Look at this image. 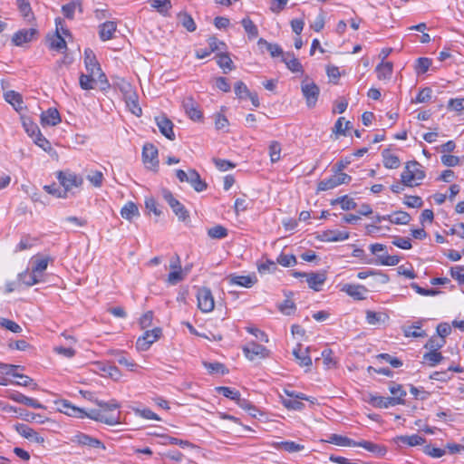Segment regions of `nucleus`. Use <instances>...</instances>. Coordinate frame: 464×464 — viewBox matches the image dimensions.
<instances>
[{"mask_svg": "<svg viewBox=\"0 0 464 464\" xmlns=\"http://www.w3.org/2000/svg\"><path fill=\"white\" fill-rule=\"evenodd\" d=\"M94 403H96L100 409H92L89 411H84V417L110 426L121 422V412L117 411L121 405L116 400L112 399L109 401L95 400Z\"/></svg>", "mask_w": 464, "mask_h": 464, "instance_id": "obj_1", "label": "nucleus"}, {"mask_svg": "<svg viewBox=\"0 0 464 464\" xmlns=\"http://www.w3.org/2000/svg\"><path fill=\"white\" fill-rule=\"evenodd\" d=\"M425 178L421 165L417 161L408 162L401 172V182L406 187H415Z\"/></svg>", "mask_w": 464, "mask_h": 464, "instance_id": "obj_2", "label": "nucleus"}, {"mask_svg": "<svg viewBox=\"0 0 464 464\" xmlns=\"http://www.w3.org/2000/svg\"><path fill=\"white\" fill-rule=\"evenodd\" d=\"M57 179L67 195L73 188H79L83 184V178L81 175L69 170L59 171Z\"/></svg>", "mask_w": 464, "mask_h": 464, "instance_id": "obj_3", "label": "nucleus"}, {"mask_svg": "<svg viewBox=\"0 0 464 464\" xmlns=\"http://www.w3.org/2000/svg\"><path fill=\"white\" fill-rule=\"evenodd\" d=\"M244 355L249 360V361H256V360H261L266 359L269 357L270 352L268 349H266L265 346L256 343L255 342H251L245 345L243 348Z\"/></svg>", "mask_w": 464, "mask_h": 464, "instance_id": "obj_4", "label": "nucleus"}, {"mask_svg": "<svg viewBox=\"0 0 464 464\" xmlns=\"http://www.w3.org/2000/svg\"><path fill=\"white\" fill-rule=\"evenodd\" d=\"M84 63L87 72L99 74V81L101 82H107L106 76L102 72L96 56L91 49H85L84 51Z\"/></svg>", "mask_w": 464, "mask_h": 464, "instance_id": "obj_5", "label": "nucleus"}, {"mask_svg": "<svg viewBox=\"0 0 464 464\" xmlns=\"http://www.w3.org/2000/svg\"><path fill=\"white\" fill-rule=\"evenodd\" d=\"M162 196L179 220L185 221L189 218L188 212L184 205L175 198L169 190L164 189Z\"/></svg>", "mask_w": 464, "mask_h": 464, "instance_id": "obj_6", "label": "nucleus"}, {"mask_svg": "<svg viewBox=\"0 0 464 464\" xmlns=\"http://www.w3.org/2000/svg\"><path fill=\"white\" fill-rule=\"evenodd\" d=\"M198 307L203 313H209L215 307L214 297L211 290L208 287H201L198 289L197 293Z\"/></svg>", "mask_w": 464, "mask_h": 464, "instance_id": "obj_7", "label": "nucleus"}, {"mask_svg": "<svg viewBox=\"0 0 464 464\" xmlns=\"http://www.w3.org/2000/svg\"><path fill=\"white\" fill-rule=\"evenodd\" d=\"M142 160L147 169L157 170L159 167L158 149L151 143H146L142 150Z\"/></svg>", "mask_w": 464, "mask_h": 464, "instance_id": "obj_8", "label": "nucleus"}, {"mask_svg": "<svg viewBox=\"0 0 464 464\" xmlns=\"http://www.w3.org/2000/svg\"><path fill=\"white\" fill-rule=\"evenodd\" d=\"M386 246L382 244H372L370 246V250L373 255H376L380 264L382 266H396L400 262V257L397 256H390L386 253L379 254L383 252Z\"/></svg>", "mask_w": 464, "mask_h": 464, "instance_id": "obj_9", "label": "nucleus"}, {"mask_svg": "<svg viewBox=\"0 0 464 464\" xmlns=\"http://www.w3.org/2000/svg\"><path fill=\"white\" fill-rule=\"evenodd\" d=\"M161 335V329L157 327L150 331H146L142 336L136 342V347L140 351H147L150 345L155 343Z\"/></svg>", "mask_w": 464, "mask_h": 464, "instance_id": "obj_10", "label": "nucleus"}, {"mask_svg": "<svg viewBox=\"0 0 464 464\" xmlns=\"http://www.w3.org/2000/svg\"><path fill=\"white\" fill-rule=\"evenodd\" d=\"M71 440H72V442L76 443L81 446H87L89 448L100 449L102 450H104L106 449V447L102 441H101L100 440H98L94 437H92L88 434L82 433V432H78L77 434H75L71 439Z\"/></svg>", "mask_w": 464, "mask_h": 464, "instance_id": "obj_11", "label": "nucleus"}, {"mask_svg": "<svg viewBox=\"0 0 464 464\" xmlns=\"http://www.w3.org/2000/svg\"><path fill=\"white\" fill-rule=\"evenodd\" d=\"M319 88L314 82H303L302 92L306 100V104L308 107L311 108L315 105L319 96Z\"/></svg>", "mask_w": 464, "mask_h": 464, "instance_id": "obj_12", "label": "nucleus"}, {"mask_svg": "<svg viewBox=\"0 0 464 464\" xmlns=\"http://www.w3.org/2000/svg\"><path fill=\"white\" fill-rule=\"evenodd\" d=\"M182 106L185 110L186 114L192 121H200L203 117L202 111L199 110L198 102L191 97L184 98Z\"/></svg>", "mask_w": 464, "mask_h": 464, "instance_id": "obj_13", "label": "nucleus"}, {"mask_svg": "<svg viewBox=\"0 0 464 464\" xmlns=\"http://www.w3.org/2000/svg\"><path fill=\"white\" fill-rule=\"evenodd\" d=\"M38 35L36 28L22 29L17 31L12 37V42L16 46L31 42Z\"/></svg>", "mask_w": 464, "mask_h": 464, "instance_id": "obj_14", "label": "nucleus"}, {"mask_svg": "<svg viewBox=\"0 0 464 464\" xmlns=\"http://www.w3.org/2000/svg\"><path fill=\"white\" fill-rule=\"evenodd\" d=\"M7 397L15 402L22 403L34 409H45V406L40 403L37 400L27 397L19 392H8Z\"/></svg>", "mask_w": 464, "mask_h": 464, "instance_id": "obj_15", "label": "nucleus"}, {"mask_svg": "<svg viewBox=\"0 0 464 464\" xmlns=\"http://www.w3.org/2000/svg\"><path fill=\"white\" fill-rule=\"evenodd\" d=\"M341 290L355 300H363L368 290L362 285L345 284Z\"/></svg>", "mask_w": 464, "mask_h": 464, "instance_id": "obj_16", "label": "nucleus"}, {"mask_svg": "<svg viewBox=\"0 0 464 464\" xmlns=\"http://www.w3.org/2000/svg\"><path fill=\"white\" fill-rule=\"evenodd\" d=\"M155 121L162 135L167 139L173 140L175 139V133L173 131L172 121L164 115L156 117Z\"/></svg>", "mask_w": 464, "mask_h": 464, "instance_id": "obj_17", "label": "nucleus"}, {"mask_svg": "<svg viewBox=\"0 0 464 464\" xmlns=\"http://www.w3.org/2000/svg\"><path fill=\"white\" fill-rule=\"evenodd\" d=\"M124 89L126 103L130 107V111L136 116L141 115V108L138 104L137 95L132 91L130 84H126Z\"/></svg>", "mask_w": 464, "mask_h": 464, "instance_id": "obj_18", "label": "nucleus"}, {"mask_svg": "<svg viewBox=\"0 0 464 464\" xmlns=\"http://www.w3.org/2000/svg\"><path fill=\"white\" fill-rule=\"evenodd\" d=\"M16 431L23 436L24 438L36 442L38 444H43L44 442V438L42 437L38 432H36L34 429L28 427L25 424H19L16 426Z\"/></svg>", "mask_w": 464, "mask_h": 464, "instance_id": "obj_19", "label": "nucleus"}, {"mask_svg": "<svg viewBox=\"0 0 464 464\" xmlns=\"http://www.w3.org/2000/svg\"><path fill=\"white\" fill-rule=\"evenodd\" d=\"M369 402L376 408H388L402 403V400L399 398L371 395Z\"/></svg>", "mask_w": 464, "mask_h": 464, "instance_id": "obj_20", "label": "nucleus"}, {"mask_svg": "<svg viewBox=\"0 0 464 464\" xmlns=\"http://www.w3.org/2000/svg\"><path fill=\"white\" fill-rule=\"evenodd\" d=\"M310 347H306L304 351H302V344L298 343L296 348L293 351V355L296 359L298 364L301 367L310 368L312 365V359L309 355Z\"/></svg>", "mask_w": 464, "mask_h": 464, "instance_id": "obj_21", "label": "nucleus"}, {"mask_svg": "<svg viewBox=\"0 0 464 464\" xmlns=\"http://www.w3.org/2000/svg\"><path fill=\"white\" fill-rule=\"evenodd\" d=\"M326 281V274L325 272H312L307 275L306 282L310 288L314 289V291H320L321 286L325 283Z\"/></svg>", "mask_w": 464, "mask_h": 464, "instance_id": "obj_22", "label": "nucleus"}, {"mask_svg": "<svg viewBox=\"0 0 464 464\" xmlns=\"http://www.w3.org/2000/svg\"><path fill=\"white\" fill-rule=\"evenodd\" d=\"M41 121L43 125L55 126L61 122V116L55 108H50L41 114Z\"/></svg>", "mask_w": 464, "mask_h": 464, "instance_id": "obj_23", "label": "nucleus"}, {"mask_svg": "<svg viewBox=\"0 0 464 464\" xmlns=\"http://www.w3.org/2000/svg\"><path fill=\"white\" fill-rule=\"evenodd\" d=\"M350 237L349 232L340 230H327L321 236V240L326 242H337L348 239Z\"/></svg>", "mask_w": 464, "mask_h": 464, "instance_id": "obj_24", "label": "nucleus"}, {"mask_svg": "<svg viewBox=\"0 0 464 464\" xmlns=\"http://www.w3.org/2000/svg\"><path fill=\"white\" fill-rule=\"evenodd\" d=\"M117 24L113 21H107L100 25L99 35L102 41H108L113 38Z\"/></svg>", "mask_w": 464, "mask_h": 464, "instance_id": "obj_25", "label": "nucleus"}, {"mask_svg": "<svg viewBox=\"0 0 464 464\" xmlns=\"http://www.w3.org/2000/svg\"><path fill=\"white\" fill-rule=\"evenodd\" d=\"M356 447H362L366 450L376 454L379 457L384 456L387 452V449L385 446L376 444L368 440L358 441Z\"/></svg>", "mask_w": 464, "mask_h": 464, "instance_id": "obj_26", "label": "nucleus"}, {"mask_svg": "<svg viewBox=\"0 0 464 464\" xmlns=\"http://www.w3.org/2000/svg\"><path fill=\"white\" fill-rule=\"evenodd\" d=\"M188 183L197 192H202L208 188L206 181L201 179L199 173L194 169H190Z\"/></svg>", "mask_w": 464, "mask_h": 464, "instance_id": "obj_27", "label": "nucleus"}, {"mask_svg": "<svg viewBox=\"0 0 464 464\" xmlns=\"http://www.w3.org/2000/svg\"><path fill=\"white\" fill-rule=\"evenodd\" d=\"M97 81H99V74L82 73L79 78V84L82 90L89 91L94 89Z\"/></svg>", "mask_w": 464, "mask_h": 464, "instance_id": "obj_28", "label": "nucleus"}, {"mask_svg": "<svg viewBox=\"0 0 464 464\" xmlns=\"http://www.w3.org/2000/svg\"><path fill=\"white\" fill-rule=\"evenodd\" d=\"M62 409L61 411L64 414L75 418H84V410L78 408L76 406H73L71 402L68 401H63L61 402Z\"/></svg>", "mask_w": 464, "mask_h": 464, "instance_id": "obj_29", "label": "nucleus"}, {"mask_svg": "<svg viewBox=\"0 0 464 464\" xmlns=\"http://www.w3.org/2000/svg\"><path fill=\"white\" fill-rule=\"evenodd\" d=\"M230 284L246 288L252 287L257 281L256 276H234L229 278Z\"/></svg>", "mask_w": 464, "mask_h": 464, "instance_id": "obj_30", "label": "nucleus"}, {"mask_svg": "<svg viewBox=\"0 0 464 464\" xmlns=\"http://www.w3.org/2000/svg\"><path fill=\"white\" fill-rule=\"evenodd\" d=\"M121 215L124 219L131 221L133 218L140 216L138 206L132 201L127 202L121 208Z\"/></svg>", "mask_w": 464, "mask_h": 464, "instance_id": "obj_31", "label": "nucleus"}, {"mask_svg": "<svg viewBox=\"0 0 464 464\" xmlns=\"http://www.w3.org/2000/svg\"><path fill=\"white\" fill-rule=\"evenodd\" d=\"M282 61L285 63L286 67L293 72H302L303 66L299 60L294 54L286 53L283 55Z\"/></svg>", "mask_w": 464, "mask_h": 464, "instance_id": "obj_32", "label": "nucleus"}, {"mask_svg": "<svg viewBox=\"0 0 464 464\" xmlns=\"http://www.w3.org/2000/svg\"><path fill=\"white\" fill-rule=\"evenodd\" d=\"M393 64L391 62H382L376 66L379 80H388L392 74Z\"/></svg>", "mask_w": 464, "mask_h": 464, "instance_id": "obj_33", "label": "nucleus"}, {"mask_svg": "<svg viewBox=\"0 0 464 464\" xmlns=\"http://www.w3.org/2000/svg\"><path fill=\"white\" fill-rule=\"evenodd\" d=\"M397 443H403L409 446H417V445H422L425 442V439L417 435L413 434L411 436L404 435V436H398L394 440Z\"/></svg>", "mask_w": 464, "mask_h": 464, "instance_id": "obj_34", "label": "nucleus"}, {"mask_svg": "<svg viewBox=\"0 0 464 464\" xmlns=\"http://www.w3.org/2000/svg\"><path fill=\"white\" fill-rule=\"evenodd\" d=\"M76 8H79V11L82 12L81 0H73L69 4L63 5L62 6V13L64 15V17L72 20L74 18V13Z\"/></svg>", "mask_w": 464, "mask_h": 464, "instance_id": "obj_35", "label": "nucleus"}, {"mask_svg": "<svg viewBox=\"0 0 464 464\" xmlns=\"http://www.w3.org/2000/svg\"><path fill=\"white\" fill-rule=\"evenodd\" d=\"M276 449H282L289 453L298 452L304 449V446L295 441H280L273 443Z\"/></svg>", "mask_w": 464, "mask_h": 464, "instance_id": "obj_36", "label": "nucleus"}, {"mask_svg": "<svg viewBox=\"0 0 464 464\" xmlns=\"http://www.w3.org/2000/svg\"><path fill=\"white\" fill-rule=\"evenodd\" d=\"M5 100L10 103L15 111H20L23 109V100L22 96L14 92V91H8L5 93Z\"/></svg>", "mask_w": 464, "mask_h": 464, "instance_id": "obj_37", "label": "nucleus"}, {"mask_svg": "<svg viewBox=\"0 0 464 464\" xmlns=\"http://www.w3.org/2000/svg\"><path fill=\"white\" fill-rule=\"evenodd\" d=\"M388 319V316L382 313H377L372 310L366 311V322L370 325H379L381 324L385 323Z\"/></svg>", "mask_w": 464, "mask_h": 464, "instance_id": "obj_38", "label": "nucleus"}, {"mask_svg": "<svg viewBox=\"0 0 464 464\" xmlns=\"http://www.w3.org/2000/svg\"><path fill=\"white\" fill-rule=\"evenodd\" d=\"M16 4L20 13L27 22L30 23L34 20V15L28 0H16Z\"/></svg>", "mask_w": 464, "mask_h": 464, "instance_id": "obj_39", "label": "nucleus"}, {"mask_svg": "<svg viewBox=\"0 0 464 464\" xmlns=\"http://www.w3.org/2000/svg\"><path fill=\"white\" fill-rule=\"evenodd\" d=\"M382 158H383V165L387 169H397L399 168L401 161L400 159L394 155L392 154L389 150H384L382 151Z\"/></svg>", "mask_w": 464, "mask_h": 464, "instance_id": "obj_40", "label": "nucleus"}, {"mask_svg": "<svg viewBox=\"0 0 464 464\" xmlns=\"http://www.w3.org/2000/svg\"><path fill=\"white\" fill-rule=\"evenodd\" d=\"M259 46H266V50L269 52L272 57H278L285 55L282 48L277 44H271L266 41L263 38H260L257 42Z\"/></svg>", "mask_w": 464, "mask_h": 464, "instance_id": "obj_41", "label": "nucleus"}, {"mask_svg": "<svg viewBox=\"0 0 464 464\" xmlns=\"http://www.w3.org/2000/svg\"><path fill=\"white\" fill-rule=\"evenodd\" d=\"M327 442L334 443L338 446L343 447H356L357 442L341 435L337 434H331L329 436V439L327 440Z\"/></svg>", "mask_w": 464, "mask_h": 464, "instance_id": "obj_42", "label": "nucleus"}, {"mask_svg": "<svg viewBox=\"0 0 464 464\" xmlns=\"http://www.w3.org/2000/svg\"><path fill=\"white\" fill-rule=\"evenodd\" d=\"M86 179L94 187L101 188L104 181L103 173L101 170L91 169L87 172Z\"/></svg>", "mask_w": 464, "mask_h": 464, "instance_id": "obj_43", "label": "nucleus"}, {"mask_svg": "<svg viewBox=\"0 0 464 464\" xmlns=\"http://www.w3.org/2000/svg\"><path fill=\"white\" fill-rule=\"evenodd\" d=\"M403 333L406 337H426L427 334L425 331L421 330V325L420 323H415L412 325L407 326L403 328Z\"/></svg>", "mask_w": 464, "mask_h": 464, "instance_id": "obj_44", "label": "nucleus"}, {"mask_svg": "<svg viewBox=\"0 0 464 464\" xmlns=\"http://www.w3.org/2000/svg\"><path fill=\"white\" fill-rule=\"evenodd\" d=\"M19 279L27 286H32L41 281V276L32 270L19 275Z\"/></svg>", "mask_w": 464, "mask_h": 464, "instance_id": "obj_45", "label": "nucleus"}, {"mask_svg": "<svg viewBox=\"0 0 464 464\" xmlns=\"http://www.w3.org/2000/svg\"><path fill=\"white\" fill-rule=\"evenodd\" d=\"M150 4L151 7L155 8L164 16L169 14V11L171 8L170 0H150Z\"/></svg>", "mask_w": 464, "mask_h": 464, "instance_id": "obj_46", "label": "nucleus"}, {"mask_svg": "<svg viewBox=\"0 0 464 464\" xmlns=\"http://www.w3.org/2000/svg\"><path fill=\"white\" fill-rule=\"evenodd\" d=\"M282 146L277 140H273L268 146V153L272 163H276L281 159Z\"/></svg>", "mask_w": 464, "mask_h": 464, "instance_id": "obj_47", "label": "nucleus"}, {"mask_svg": "<svg viewBox=\"0 0 464 464\" xmlns=\"http://www.w3.org/2000/svg\"><path fill=\"white\" fill-rule=\"evenodd\" d=\"M217 63L218 66L224 70L225 72L226 70L231 71L234 68L233 62L231 58L229 57L228 53H220L217 54Z\"/></svg>", "mask_w": 464, "mask_h": 464, "instance_id": "obj_48", "label": "nucleus"}, {"mask_svg": "<svg viewBox=\"0 0 464 464\" xmlns=\"http://www.w3.org/2000/svg\"><path fill=\"white\" fill-rule=\"evenodd\" d=\"M178 20L188 32H194L197 28L193 18L188 13H179Z\"/></svg>", "mask_w": 464, "mask_h": 464, "instance_id": "obj_49", "label": "nucleus"}, {"mask_svg": "<svg viewBox=\"0 0 464 464\" xmlns=\"http://www.w3.org/2000/svg\"><path fill=\"white\" fill-rule=\"evenodd\" d=\"M208 236L213 239H222L227 236V229L221 225H217L208 229Z\"/></svg>", "mask_w": 464, "mask_h": 464, "instance_id": "obj_50", "label": "nucleus"}, {"mask_svg": "<svg viewBox=\"0 0 464 464\" xmlns=\"http://www.w3.org/2000/svg\"><path fill=\"white\" fill-rule=\"evenodd\" d=\"M423 360L431 367L437 365L443 360V356L438 351L430 350L423 355Z\"/></svg>", "mask_w": 464, "mask_h": 464, "instance_id": "obj_51", "label": "nucleus"}, {"mask_svg": "<svg viewBox=\"0 0 464 464\" xmlns=\"http://www.w3.org/2000/svg\"><path fill=\"white\" fill-rule=\"evenodd\" d=\"M241 24L249 37L255 38L258 35V29L249 17L242 19Z\"/></svg>", "mask_w": 464, "mask_h": 464, "instance_id": "obj_52", "label": "nucleus"}, {"mask_svg": "<svg viewBox=\"0 0 464 464\" xmlns=\"http://www.w3.org/2000/svg\"><path fill=\"white\" fill-rule=\"evenodd\" d=\"M216 390L219 394H222L223 396L233 400L236 402L239 401L240 393L238 391L235 389H232L230 387L220 386L217 387Z\"/></svg>", "mask_w": 464, "mask_h": 464, "instance_id": "obj_53", "label": "nucleus"}, {"mask_svg": "<svg viewBox=\"0 0 464 464\" xmlns=\"http://www.w3.org/2000/svg\"><path fill=\"white\" fill-rule=\"evenodd\" d=\"M392 218V223L396 225H407L411 219L409 213L401 210L395 211Z\"/></svg>", "mask_w": 464, "mask_h": 464, "instance_id": "obj_54", "label": "nucleus"}, {"mask_svg": "<svg viewBox=\"0 0 464 464\" xmlns=\"http://www.w3.org/2000/svg\"><path fill=\"white\" fill-rule=\"evenodd\" d=\"M338 187L337 181L335 180L334 175L328 179L321 180L317 185L318 191H326Z\"/></svg>", "mask_w": 464, "mask_h": 464, "instance_id": "obj_55", "label": "nucleus"}, {"mask_svg": "<svg viewBox=\"0 0 464 464\" xmlns=\"http://www.w3.org/2000/svg\"><path fill=\"white\" fill-rule=\"evenodd\" d=\"M445 343V339L439 337L438 335H433L429 339V341L425 344V347L433 351H438L439 349L443 347Z\"/></svg>", "mask_w": 464, "mask_h": 464, "instance_id": "obj_56", "label": "nucleus"}, {"mask_svg": "<svg viewBox=\"0 0 464 464\" xmlns=\"http://www.w3.org/2000/svg\"><path fill=\"white\" fill-rule=\"evenodd\" d=\"M283 404L285 408L295 411H302L304 408V404L296 400L295 397L290 399H283Z\"/></svg>", "mask_w": 464, "mask_h": 464, "instance_id": "obj_57", "label": "nucleus"}, {"mask_svg": "<svg viewBox=\"0 0 464 464\" xmlns=\"http://www.w3.org/2000/svg\"><path fill=\"white\" fill-rule=\"evenodd\" d=\"M50 260V257L36 258L34 260V265L32 270L41 276L42 273L47 268Z\"/></svg>", "mask_w": 464, "mask_h": 464, "instance_id": "obj_58", "label": "nucleus"}, {"mask_svg": "<svg viewBox=\"0 0 464 464\" xmlns=\"http://www.w3.org/2000/svg\"><path fill=\"white\" fill-rule=\"evenodd\" d=\"M448 109L461 113L464 111V98L450 99L448 102Z\"/></svg>", "mask_w": 464, "mask_h": 464, "instance_id": "obj_59", "label": "nucleus"}, {"mask_svg": "<svg viewBox=\"0 0 464 464\" xmlns=\"http://www.w3.org/2000/svg\"><path fill=\"white\" fill-rule=\"evenodd\" d=\"M277 263L285 267L293 266L296 264V258L294 255L281 254L277 257Z\"/></svg>", "mask_w": 464, "mask_h": 464, "instance_id": "obj_60", "label": "nucleus"}, {"mask_svg": "<svg viewBox=\"0 0 464 464\" xmlns=\"http://www.w3.org/2000/svg\"><path fill=\"white\" fill-rule=\"evenodd\" d=\"M403 203L409 208H421L423 201L419 196H405Z\"/></svg>", "mask_w": 464, "mask_h": 464, "instance_id": "obj_61", "label": "nucleus"}, {"mask_svg": "<svg viewBox=\"0 0 464 464\" xmlns=\"http://www.w3.org/2000/svg\"><path fill=\"white\" fill-rule=\"evenodd\" d=\"M278 309L284 314L290 315L295 312V304L292 300L285 299L282 304L278 305Z\"/></svg>", "mask_w": 464, "mask_h": 464, "instance_id": "obj_62", "label": "nucleus"}, {"mask_svg": "<svg viewBox=\"0 0 464 464\" xmlns=\"http://www.w3.org/2000/svg\"><path fill=\"white\" fill-rule=\"evenodd\" d=\"M350 121H345L343 117H340L334 127V132L336 134L345 135V130L348 129Z\"/></svg>", "mask_w": 464, "mask_h": 464, "instance_id": "obj_63", "label": "nucleus"}, {"mask_svg": "<svg viewBox=\"0 0 464 464\" xmlns=\"http://www.w3.org/2000/svg\"><path fill=\"white\" fill-rule=\"evenodd\" d=\"M277 266L274 261L266 260L265 263L257 266L258 272L260 274L273 273L276 270Z\"/></svg>", "mask_w": 464, "mask_h": 464, "instance_id": "obj_64", "label": "nucleus"}]
</instances>
